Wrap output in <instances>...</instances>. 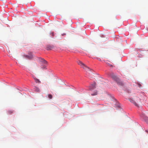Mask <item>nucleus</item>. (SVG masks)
<instances>
[{"mask_svg": "<svg viewBox=\"0 0 148 148\" xmlns=\"http://www.w3.org/2000/svg\"><path fill=\"white\" fill-rule=\"evenodd\" d=\"M53 34H52V36H53Z\"/></svg>", "mask_w": 148, "mask_h": 148, "instance_id": "4468645a", "label": "nucleus"}, {"mask_svg": "<svg viewBox=\"0 0 148 148\" xmlns=\"http://www.w3.org/2000/svg\"><path fill=\"white\" fill-rule=\"evenodd\" d=\"M29 54L31 56V57H29V56H26V57H27L28 58H32V52H30L29 53Z\"/></svg>", "mask_w": 148, "mask_h": 148, "instance_id": "9d476101", "label": "nucleus"}, {"mask_svg": "<svg viewBox=\"0 0 148 148\" xmlns=\"http://www.w3.org/2000/svg\"><path fill=\"white\" fill-rule=\"evenodd\" d=\"M48 97L50 99H51L52 98V96L51 94L48 95Z\"/></svg>", "mask_w": 148, "mask_h": 148, "instance_id": "9b49d317", "label": "nucleus"}, {"mask_svg": "<svg viewBox=\"0 0 148 148\" xmlns=\"http://www.w3.org/2000/svg\"><path fill=\"white\" fill-rule=\"evenodd\" d=\"M111 76L114 80L116 81L119 84V85L121 84L120 83H119V79L115 75L112 73L111 75Z\"/></svg>", "mask_w": 148, "mask_h": 148, "instance_id": "7ed1b4c3", "label": "nucleus"}, {"mask_svg": "<svg viewBox=\"0 0 148 148\" xmlns=\"http://www.w3.org/2000/svg\"><path fill=\"white\" fill-rule=\"evenodd\" d=\"M129 100L131 102L137 107L138 106V103L140 101V99L137 97H135L134 99L130 98Z\"/></svg>", "mask_w": 148, "mask_h": 148, "instance_id": "f257e3e1", "label": "nucleus"}, {"mask_svg": "<svg viewBox=\"0 0 148 148\" xmlns=\"http://www.w3.org/2000/svg\"><path fill=\"white\" fill-rule=\"evenodd\" d=\"M106 64H107L109 66H110V67L112 66V65H111V64H109V63H107Z\"/></svg>", "mask_w": 148, "mask_h": 148, "instance_id": "ddd939ff", "label": "nucleus"}, {"mask_svg": "<svg viewBox=\"0 0 148 148\" xmlns=\"http://www.w3.org/2000/svg\"><path fill=\"white\" fill-rule=\"evenodd\" d=\"M97 90H95L94 91V92L92 93L91 94V95L92 96H95L97 95Z\"/></svg>", "mask_w": 148, "mask_h": 148, "instance_id": "0eeeda50", "label": "nucleus"}, {"mask_svg": "<svg viewBox=\"0 0 148 148\" xmlns=\"http://www.w3.org/2000/svg\"><path fill=\"white\" fill-rule=\"evenodd\" d=\"M54 48V47L53 45H48L46 47V49L48 50H51Z\"/></svg>", "mask_w": 148, "mask_h": 148, "instance_id": "39448f33", "label": "nucleus"}, {"mask_svg": "<svg viewBox=\"0 0 148 148\" xmlns=\"http://www.w3.org/2000/svg\"><path fill=\"white\" fill-rule=\"evenodd\" d=\"M8 112L9 114H12L13 112L12 110H9L8 111Z\"/></svg>", "mask_w": 148, "mask_h": 148, "instance_id": "f8f14e48", "label": "nucleus"}, {"mask_svg": "<svg viewBox=\"0 0 148 148\" xmlns=\"http://www.w3.org/2000/svg\"><path fill=\"white\" fill-rule=\"evenodd\" d=\"M40 61L41 62H42L44 64H47V61L43 59H41Z\"/></svg>", "mask_w": 148, "mask_h": 148, "instance_id": "423d86ee", "label": "nucleus"}, {"mask_svg": "<svg viewBox=\"0 0 148 148\" xmlns=\"http://www.w3.org/2000/svg\"><path fill=\"white\" fill-rule=\"evenodd\" d=\"M34 78L36 83H40V81L38 79L36 78V77H34Z\"/></svg>", "mask_w": 148, "mask_h": 148, "instance_id": "6e6552de", "label": "nucleus"}, {"mask_svg": "<svg viewBox=\"0 0 148 148\" xmlns=\"http://www.w3.org/2000/svg\"><path fill=\"white\" fill-rule=\"evenodd\" d=\"M96 83L95 82H94L90 86L89 89L91 91H92L93 90L95 89V87Z\"/></svg>", "mask_w": 148, "mask_h": 148, "instance_id": "20e7f679", "label": "nucleus"}, {"mask_svg": "<svg viewBox=\"0 0 148 148\" xmlns=\"http://www.w3.org/2000/svg\"><path fill=\"white\" fill-rule=\"evenodd\" d=\"M34 89L37 92H39L40 91V89L37 87H35Z\"/></svg>", "mask_w": 148, "mask_h": 148, "instance_id": "1a4fd4ad", "label": "nucleus"}, {"mask_svg": "<svg viewBox=\"0 0 148 148\" xmlns=\"http://www.w3.org/2000/svg\"><path fill=\"white\" fill-rule=\"evenodd\" d=\"M78 64L80 65L81 67L83 68L87 72H88L90 71V69L85 64L82 63L81 61H79L78 62Z\"/></svg>", "mask_w": 148, "mask_h": 148, "instance_id": "f03ea898", "label": "nucleus"}]
</instances>
